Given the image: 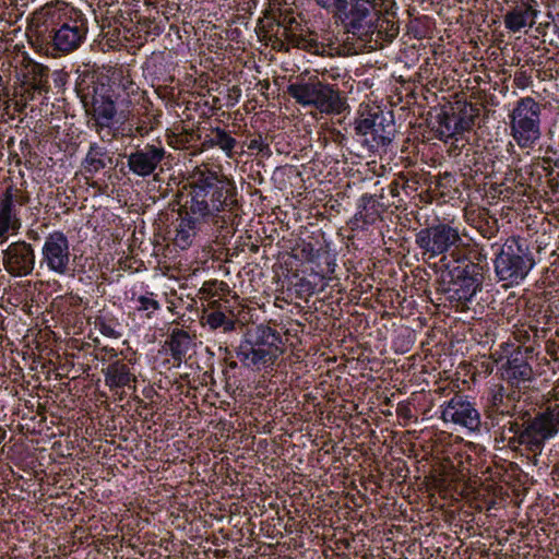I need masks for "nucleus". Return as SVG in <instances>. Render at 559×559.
I'll return each instance as SVG.
<instances>
[{
  "label": "nucleus",
  "mask_w": 559,
  "mask_h": 559,
  "mask_svg": "<svg viewBox=\"0 0 559 559\" xmlns=\"http://www.w3.org/2000/svg\"><path fill=\"white\" fill-rule=\"evenodd\" d=\"M32 45L40 52L57 57L75 51L86 39L87 19L64 2L48 3L33 13Z\"/></svg>",
  "instance_id": "f257e3e1"
},
{
  "label": "nucleus",
  "mask_w": 559,
  "mask_h": 559,
  "mask_svg": "<svg viewBox=\"0 0 559 559\" xmlns=\"http://www.w3.org/2000/svg\"><path fill=\"white\" fill-rule=\"evenodd\" d=\"M343 28L342 38L329 39V47L338 56H353L365 49H374L372 45L377 32V3L350 0L335 16Z\"/></svg>",
  "instance_id": "f03ea898"
},
{
  "label": "nucleus",
  "mask_w": 559,
  "mask_h": 559,
  "mask_svg": "<svg viewBox=\"0 0 559 559\" xmlns=\"http://www.w3.org/2000/svg\"><path fill=\"white\" fill-rule=\"evenodd\" d=\"M559 432V403L549 404L534 416L528 411L521 412L515 420L501 427V438L512 449L524 445L533 453L535 462L542 454L547 440Z\"/></svg>",
  "instance_id": "7ed1b4c3"
},
{
  "label": "nucleus",
  "mask_w": 559,
  "mask_h": 559,
  "mask_svg": "<svg viewBox=\"0 0 559 559\" xmlns=\"http://www.w3.org/2000/svg\"><path fill=\"white\" fill-rule=\"evenodd\" d=\"M415 243L429 260L441 255L443 265L449 261L450 264L464 262L477 248L472 240L465 241L457 228L445 223L421 228L415 235Z\"/></svg>",
  "instance_id": "20e7f679"
},
{
  "label": "nucleus",
  "mask_w": 559,
  "mask_h": 559,
  "mask_svg": "<svg viewBox=\"0 0 559 559\" xmlns=\"http://www.w3.org/2000/svg\"><path fill=\"white\" fill-rule=\"evenodd\" d=\"M230 195L231 187L228 180L207 168L199 169L194 173L189 200H186L182 209L188 211V214L207 222L224 210Z\"/></svg>",
  "instance_id": "39448f33"
},
{
  "label": "nucleus",
  "mask_w": 559,
  "mask_h": 559,
  "mask_svg": "<svg viewBox=\"0 0 559 559\" xmlns=\"http://www.w3.org/2000/svg\"><path fill=\"white\" fill-rule=\"evenodd\" d=\"M287 94L302 107H312L321 114H341L346 109V103L338 90L322 82L318 76H297L287 86Z\"/></svg>",
  "instance_id": "423d86ee"
},
{
  "label": "nucleus",
  "mask_w": 559,
  "mask_h": 559,
  "mask_svg": "<svg viewBox=\"0 0 559 559\" xmlns=\"http://www.w3.org/2000/svg\"><path fill=\"white\" fill-rule=\"evenodd\" d=\"M535 255L527 239L509 237L495 259V272L499 281L508 285L521 283L535 266Z\"/></svg>",
  "instance_id": "0eeeda50"
},
{
  "label": "nucleus",
  "mask_w": 559,
  "mask_h": 559,
  "mask_svg": "<svg viewBox=\"0 0 559 559\" xmlns=\"http://www.w3.org/2000/svg\"><path fill=\"white\" fill-rule=\"evenodd\" d=\"M543 105L533 97L520 98L509 114L510 135L521 148L533 147L542 136Z\"/></svg>",
  "instance_id": "6e6552de"
},
{
  "label": "nucleus",
  "mask_w": 559,
  "mask_h": 559,
  "mask_svg": "<svg viewBox=\"0 0 559 559\" xmlns=\"http://www.w3.org/2000/svg\"><path fill=\"white\" fill-rule=\"evenodd\" d=\"M474 254V259L477 262L471 261L468 258L464 262L456 263V265H451L450 261L444 264L448 270L450 281L449 287L447 289L449 294V299L451 301L457 302L463 308L469 302L473 297L476 295L478 290H480L484 275L483 267L479 265L485 259L478 250L476 249V253Z\"/></svg>",
  "instance_id": "1a4fd4ad"
},
{
  "label": "nucleus",
  "mask_w": 559,
  "mask_h": 559,
  "mask_svg": "<svg viewBox=\"0 0 559 559\" xmlns=\"http://www.w3.org/2000/svg\"><path fill=\"white\" fill-rule=\"evenodd\" d=\"M40 265L57 275H67L71 270V252L68 237L55 230L45 237Z\"/></svg>",
  "instance_id": "9d476101"
},
{
  "label": "nucleus",
  "mask_w": 559,
  "mask_h": 559,
  "mask_svg": "<svg viewBox=\"0 0 559 559\" xmlns=\"http://www.w3.org/2000/svg\"><path fill=\"white\" fill-rule=\"evenodd\" d=\"M532 353V347H525L524 353L520 350L514 352L503 366V377L508 385L519 390L523 395L527 393L536 380V376L526 356Z\"/></svg>",
  "instance_id": "9b49d317"
},
{
  "label": "nucleus",
  "mask_w": 559,
  "mask_h": 559,
  "mask_svg": "<svg viewBox=\"0 0 559 559\" xmlns=\"http://www.w3.org/2000/svg\"><path fill=\"white\" fill-rule=\"evenodd\" d=\"M2 264L11 276L23 277L32 274L35 267L34 248L24 240L10 243L2 251Z\"/></svg>",
  "instance_id": "f8f14e48"
},
{
  "label": "nucleus",
  "mask_w": 559,
  "mask_h": 559,
  "mask_svg": "<svg viewBox=\"0 0 559 559\" xmlns=\"http://www.w3.org/2000/svg\"><path fill=\"white\" fill-rule=\"evenodd\" d=\"M441 418L444 423H452L469 429L478 430L480 416L474 405L464 396L455 394L448 401L441 412Z\"/></svg>",
  "instance_id": "ddd939ff"
},
{
  "label": "nucleus",
  "mask_w": 559,
  "mask_h": 559,
  "mask_svg": "<svg viewBox=\"0 0 559 559\" xmlns=\"http://www.w3.org/2000/svg\"><path fill=\"white\" fill-rule=\"evenodd\" d=\"M166 156L164 146L159 143L146 144L128 156L130 171L140 177L151 176Z\"/></svg>",
  "instance_id": "4468645a"
},
{
  "label": "nucleus",
  "mask_w": 559,
  "mask_h": 559,
  "mask_svg": "<svg viewBox=\"0 0 559 559\" xmlns=\"http://www.w3.org/2000/svg\"><path fill=\"white\" fill-rule=\"evenodd\" d=\"M110 92V95L122 112L129 110L131 106L142 98L140 87L133 82L130 74L126 73L122 69L114 71Z\"/></svg>",
  "instance_id": "2eb2a0df"
},
{
  "label": "nucleus",
  "mask_w": 559,
  "mask_h": 559,
  "mask_svg": "<svg viewBox=\"0 0 559 559\" xmlns=\"http://www.w3.org/2000/svg\"><path fill=\"white\" fill-rule=\"evenodd\" d=\"M284 349L264 350L242 341L236 349L239 361L248 368L260 370L262 367L273 366Z\"/></svg>",
  "instance_id": "dca6fc26"
},
{
  "label": "nucleus",
  "mask_w": 559,
  "mask_h": 559,
  "mask_svg": "<svg viewBox=\"0 0 559 559\" xmlns=\"http://www.w3.org/2000/svg\"><path fill=\"white\" fill-rule=\"evenodd\" d=\"M522 396L523 394L519 390L495 384L488 393V407L491 412L501 415H513L516 403L520 402Z\"/></svg>",
  "instance_id": "f3484780"
},
{
  "label": "nucleus",
  "mask_w": 559,
  "mask_h": 559,
  "mask_svg": "<svg viewBox=\"0 0 559 559\" xmlns=\"http://www.w3.org/2000/svg\"><path fill=\"white\" fill-rule=\"evenodd\" d=\"M536 5V0H521L504 15L506 27L513 33H518L524 27H532L538 14Z\"/></svg>",
  "instance_id": "a211bd4d"
},
{
  "label": "nucleus",
  "mask_w": 559,
  "mask_h": 559,
  "mask_svg": "<svg viewBox=\"0 0 559 559\" xmlns=\"http://www.w3.org/2000/svg\"><path fill=\"white\" fill-rule=\"evenodd\" d=\"M105 384L112 391L128 386L135 390L136 376L130 364L123 360H116L103 370Z\"/></svg>",
  "instance_id": "6ab92c4d"
},
{
  "label": "nucleus",
  "mask_w": 559,
  "mask_h": 559,
  "mask_svg": "<svg viewBox=\"0 0 559 559\" xmlns=\"http://www.w3.org/2000/svg\"><path fill=\"white\" fill-rule=\"evenodd\" d=\"M179 224L176 227V234L174 237V243L180 249L189 248L197 235V231L201 228L203 222L193 214H188V211L181 207L179 212Z\"/></svg>",
  "instance_id": "aec40b11"
},
{
  "label": "nucleus",
  "mask_w": 559,
  "mask_h": 559,
  "mask_svg": "<svg viewBox=\"0 0 559 559\" xmlns=\"http://www.w3.org/2000/svg\"><path fill=\"white\" fill-rule=\"evenodd\" d=\"M117 103L110 94L93 97L91 111L98 132L99 129L110 127L117 114Z\"/></svg>",
  "instance_id": "412c9836"
},
{
  "label": "nucleus",
  "mask_w": 559,
  "mask_h": 559,
  "mask_svg": "<svg viewBox=\"0 0 559 559\" xmlns=\"http://www.w3.org/2000/svg\"><path fill=\"white\" fill-rule=\"evenodd\" d=\"M243 341L264 350L274 352V349H283L281 346L283 344L281 334L276 330L263 324L249 330Z\"/></svg>",
  "instance_id": "4be33fe9"
},
{
  "label": "nucleus",
  "mask_w": 559,
  "mask_h": 559,
  "mask_svg": "<svg viewBox=\"0 0 559 559\" xmlns=\"http://www.w3.org/2000/svg\"><path fill=\"white\" fill-rule=\"evenodd\" d=\"M48 79V67L32 60L25 64L23 86H31L33 91H37L39 94H47L50 90Z\"/></svg>",
  "instance_id": "5701e85b"
},
{
  "label": "nucleus",
  "mask_w": 559,
  "mask_h": 559,
  "mask_svg": "<svg viewBox=\"0 0 559 559\" xmlns=\"http://www.w3.org/2000/svg\"><path fill=\"white\" fill-rule=\"evenodd\" d=\"M394 126L386 121L383 114L380 112L371 129L370 139L365 138L364 143L371 150L377 151L379 147H385L392 142Z\"/></svg>",
  "instance_id": "b1692460"
},
{
  "label": "nucleus",
  "mask_w": 559,
  "mask_h": 559,
  "mask_svg": "<svg viewBox=\"0 0 559 559\" xmlns=\"http://www.w3.org/2000/svg\"><path fill=\"white\" fill-rule=\"evenodd\" d=\"M374 24L377 25V32L374 33V35H377V39L372 41L374 48L377 47L379 39L391 41L400 33V26L393 13L385 12V14H380V11L378 10V20Z\"/></svg>",
  "instance_id": "393cba45"
},
{
  "label": "nucleus",
  "mask_w": 559,
  "mask_h": 559,
  "mask_svg": "<svg viewBox=\"0 0 559 559\" xmlns=\"http://www.w3.org/2000/svg\"><path fill=\"white\" fill-rule=\"evenodd\" d=\"M21 227V221L17 217L16 209L0 199V243L7 240V234L10 230L17 231Z\"/></svg>",
  "instance_id": "a878e982"
},
{
  "label": "nucleus",
  "mask_w": 559,
  "mask_h": 559,
  "mask_svg": "<svg viewBox=\"0 0 559 559\" xmlns=\"http://www.w3.org/2000/svg\"><path fill=\"white\" fill-rule=\"evenodd\" d=\"M191 343L188 332L181 329H174L167 341L173 358L179 362L187 356Z\"/></svg>",
  "instance_id": "bb28decb"
},
{
  "label": "nucleus",
  "mask_w": 559,
  "mask_h": 559,
  "mask_svg": "<svg viewBox=\"0 0 559 559\" xmlns=\"http://www.w3.org/2000/svg\"><path fill=\"white\" fill-rule=\"evenodd\" d=\"M105 157V148L97 143H92L83 160L84 173L93 177L96 173L104 169L107 166Z\"/></svg>",
  "instance_id": "cd10ccee"
},
{
  "label": "nucleus",
  "mask_w": 559,
  "mask_h": 559,
  "mask_svg": "<svg viewBox=\"0 0 559 559\" xmlns=\"http://www.w3.org/2000/svg\"><path fill=\"white\" fill-rule=\"evenodd\" d=\"M286 38L288 43L296 48L304 49L308 52L314 53V55H321L323 56L326 52V48L330 49L329 43L325 45L323 43H319L317 39L301 35V34H295L293 32L288 33L286 35ZM330 38L326 40L329 41Z\"/></svg>",
  "instance_id": "c85d7f7f"
},
{
  "label": "nucleus",
  "mask_w": 559,
  "mask_h": 559,
  "mask_svg": "<svg viewBox=\"0 0 559 559\" xmlns=\"http://www.w3.org/2000/svg\"><path fill=\"white\" fill-rule=\"evenodd\" d=\"M378 206L379 202L376 200L374 195H361L355 218L366 225L373 224L379 217Z\"/></svg>",
  "instance_id": "c756f323"
},
{
  "label": "nucleus",
  "mask_w": 559,
  "mask_h": 559,
  "mask_svg": "<svg viewBox=\"0 0 559 559\" xmlns=\"http://www.w3.org/2000/svg\"><path fill=\"white\" fill-rule=\"evenodd\" d=\"M158 119L155 116H146L143 119H138L134 121L133 119L130 120L129 127H128V136H145L151 131H153L158 126Z\"/></svg>",
  "instance_id": "7c9ffc66"
},
{
  "label": "nucleus",
  "mask_w": 559,
  "mask_h": 559,
  "mask_svg": "<svg viewBox=\"0 0 559 559\" xmlns=\"http://www.w3.org/2000/svg\"><path fill=\"white\" fill-rule=\"evenodd\" d=\"M437 122H438V136L440 140L447 141L448 139L453 138L455 134H457V129L454 124L455 122V112H447L441 111L437 116Z\"/></svg>",
  "instance_id": "2f4dec72"
},
{
  "label": "nucleus",
  "mask_w": 559,
  "mask_h": 559,
  "mask_svg": "<svg viewBox=\"0 0 559 559\" xmlns=\"http://www.w3.org/2000/svg\"><path fill=\"white\" fill-rule=\"evenodd\" d=\"M380 110L371 111L366 109L361 111L359 117L355 119L354 130L357 135L366 136L370 134L371 129L374 128V123L380 115Z\"/></svg>",
  "instance_id": "473e14b6"
},
{
  "label": "nucleus",
  "mask_w": 559,
  "mask_h": 559,
  "mask_svg": "<svg viewBox=\"0 0 559 559\" xmlns=\"http://www.w3.org/2000/svg\"><path fill=\"white\" fill-rule=\"evenodd\" d=\"M202 320L204 324H207L212 330L223 328L225 332H228L235 328V321L218 310L205 312Z\"/></svg>",
  "instance_id": "72a5a7b5"
},
{
  "label": "nucleus",
  "mask_w": 559,
  "mask_h": 559,
  "mask_svg": "<svg viewBox=\"0 0 559 559\" xmlns=\"http://www.w3.org/2000/svg\"><path fill=\"white\" fill-rule=\"evenodd\" d=\"M215 132V141L217 147H219L227 157H233L235 152V147L237 145V140L230 135L229 132L222 128H214Z\"/></svg>",
  "instance_id": "f704fd0d"
},
{
  "label": "nucleus",
  "mask_w": 559,
  "mask_h": 559,
  "mask_svg": "<svg viewBox=\"0 0 559 559\" xmlns=\"http://www.w3.org/2000/svg\"><path fill=\"white\" fill-rule=\"evenodd\" d=\"M1 200L12 205L13 209H16L17 205H26L29 202V195L23 189L11 185L5 189Z\"/></svg>",
  "instance_id": "c9c22d12"
},
{
  "label": "nucleus",
  "mask_w": 559,
  "mask_h": 559,
  "mask_svg": "<svg viewBox=\"0 0 559 559\" xmlns=\"http://www.w3.org/2000/svg\"><path fill=\"white\" fill-rule=\"evenodd\" d=\"M96 329L105 336L119 338L121 333L116 330L115 323L105 318H97L95 321Z\"/></svg>",
  "instance_id": "e433bc0d"
},
{
  "label": "nucleus",
  "mask_w": 559,
  "mask_h": 559,
  "mask_svg": "<svg viewBox=\"0 0 559 559\" xmlns=\"http://www.w3.org/2000/svg\"><path fill=\"white\" fill-rule=\"evenodd\" d=\"M135 309L138 311H145L147 317H150L151 313L159 309V302L152 298L151 296H140L136 299Z\"/></svg>",
  "instance_id": "4c0bfd02"
},
{
  "label": "nucleus",
  "mask_w": 559,
  "mask_h": 559,
  "mask_svg": "<svg viewBox=\"0 0 559 559\" xmlns=\"http://www.w3.org/2000/svg\"><path fill=\"white\" fill-rule=\"evenodd\" d=\"M316 3L332 12L333 13V17L342 10L345 8L346 4H349V1L350 0H314Z\"/></svg>",
  "instance_id": "58836bf2"
},
{
  "label": "nucleus",
  "mask_w": 559,
  "mask_h": 559,
  "mask_svg": "<svg viewBox=\"0 0 559 559\" xmlns=\"http://www.w3.org/2000/svg\"><path fill=\"white\" fill-rule=\"evenodd\" d=\"M248 148L255 150L266 157L272 155L270 144L263 140L261 134H258L255 138L250 140Z\"/></svg>",
  "instance_id": "ea45409f"
},
{
  "label": "nucleus",
  "mask_w": 559,
  "mask_h": 559,
  "mask_svg": "<svg viewBox=\"0 0 559 559\" xmlns=\"http://www.w3.org/2000/svg\"><path fill=\"white\" fill-rule=\"evenodd\" d=\"M203 290L213 296H222L229 290V287L225 282L212 281L204 283Z\"/></svg>",
  "instance_id": "a19ab883"
},
{
  "label": "nucleus",
  "mask_w": 559,
  "mask_h": 559,
  "mask_svg": "<svg viewBox=\"0 0 559 559\" xmlns=\"http://www.w3.org/2000/svg\"><path fill=\"white\" fill-rule=\"evenodd\" d=\"M457 134H461L465 131H469L474 124L473 116L465 117V116H459L455 114V122H454Z\"/></svg>",
  "instance_id": "79ce46f5"
},
{
  "label": "nucleus",
  "mask_w": 559,
  "mask_h": 559,
  "mask_svg": "<svg viewBox=\"0 0 559 559\" xmlns=\"http://www.w3.org/2000/svg\"><path fill=\"white\" fill-rule=\"evenodd\" d=\"M190 133H185L180 135H173V139H169L168 143L175 148H179L180 145H183L189 141Z\"/></svg>",
  "instance_id": "37998d69"
},
{
  "label": "nucleus",
  "mask_w": 559,
  "mask_h": 559,
  "mask_svg": "<svg viewBox=\"0 0 559 559\" xmlns=\"http://www.w3.org/2000/svg\"><path fill=\"white\" fill-rule=\"evenodd\" d=\"M215 141V132H214V128H212L210 130V133L205 135L203 142H202V147L204 150H207V148H213L216 146V144L214 143Z\"/></svg>",
  "instance_id": "c03bdc74"
},
{
  "label": "nucleus",
  "mask_w": 559,
  "mask_h": 559,
  "mask_svg": "<svg viewBox=\"0 0 559 559\" xmlns=\"http://www.w3.org/2000/svg\"><path fill=\"white\" fill-rule=\"evenodd\" d=\"M547 354L555 360H559V345L555 342L547 343Z\"/></svg>",
  "instance_id": "a18cd8bd"
},
{
  "label": "nucleus",
  "mask_w": 559,
  "mask_h": 559,
  "mask_svg": "<svg viewBox=\"0 0 559 559\" xmlns=\"http://www.w3.org/2000/svg\"><path fill=\"white\" fill-rule=\"evenodd\" d=\"M301 252L306 255L307 260L313 261L317 258L314 249L311 243H307L302 247Z\"/></svg>",
  "instance_id": "49530a36"
},
{
  "label": "nucleus",
  "mask_w": 559,
  "mask_h": 559,
  "mask_svg": "<svg viewBox=\"0 0 559 559\" xmlns=\"http://www.w3.org/2000/svg\"><path fill=\"white\" fill-rule=\"evenodd\" d=\"M400 188H401V183L397 179L393 180L390 185H389V191H390V194L393 197V198H396L400 195Z\"/></svg>",
  "instance_id": "de8ad7c7"
},
{
  "label": "nucleus",
  "mask_w": 559,
  "mask_h": 559,
  "mask_svg": "<svg viewBox=\"0 0 559 559\" xmlns=\"http://www.w3.org/2000/svg\"><path fill=\"white\" fill-rule=\"evenodd\" d=\"M526 75L524 73L516 74L514 78V83L518 87L524 88L526 86Z\"/></svg>",
  "instance_id": "09e8293b"
},
{
  "label": "nucleus",
  "mask_w": 559,
  "mask_h": 559,
  "mask_svg": "<svg viewBox=\"0 0 559 559\" xmlns=\"http://www.w3.org/2000/svg\"><path fill=\"white\" fill-rule=\"evenodd\" d=\"M35 93H37V91H33L31 86H24L23 96L26 100H33L35 98Z\"/></svg>",
  "instance_id": "8fccbe9b"
},
{
  "label": "nucleus",
  "mask_w": 559,
  "mask_h": 559,
  "mask_svg": "<svg viewBox=\"0 0 559 559\" xmlns=\"http://www.w3.org/2000/svg\"><path fill=\"white\" fill-rule=\"evenodd\" d=\"M27 236H28L29 239H33V240H37L38 239V234L36 231H34V230H29L27 233Z\"/></svg>",
  "instance_id": "3c124183"
},
{
  "label": "nucleus",
  "mask_w": 559,
  "mask_h": 559,
  "mask_svg": "<svg viewBox=\"0 0 559 559\" xmlns=\"http://www.w3.org/2000/svg\"><path fill=\"white\" fill-rule=\"evenodd\" d=\"M5 437H7V431L2 427H0V444L3 442Z\"/></svg>",
  "instance_id": "603ef678"
},
{
  "label": "nucleus",
  "mask_w": 559,
  "mask_h": 559,
  "mask_svg": "<svg viewBox=\"0 0 559 559\" xmlns=\"http://www.w3.org/2000/svg\"><path fill=\"white\" fill-rule=\"evenodd\" d=\"M345 139V135L341 132H337V139L335 141L342 142Z\"/></svg>",
  "instance_id": "864d4df0"
},
{
  "label": "nucleus",
  "mask_w": 559,
  "mask_h": 559,
  "mask_svg": "<svg viewBox=\"0 0 559 559\" xmlns=\"http://www.w3.org/2000/svg\"><path fill=\"white\" fill-rule=\"evenodd\" d=\"M288 23H289V25H292L293 23H295V19L294 17L289 19Z\"/></svg>",
  "instance_id": "5fc2aeb1"
}]
</instances>
